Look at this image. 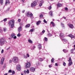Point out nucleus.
I'll use <instances>...</instances> for the list:
<instances>
[{
    "label": "nucleus",
    "instance_id": "obj_35",
    "mask_svg": "<svg viewBox=\"0 0 75 75\" xmlns=\"http://www.w3.org/2000/svg\"><path fill=\"white\" fill-rule=\"evenodd\" d=\"M6 30H7V29H6V28H4V32H5V31H6Z\"/></svg>",
    "mask_w": 75,
    "mask_h": 75
},
{
    "label": "nucleus",
    "instance_id": "obj_24",
    "mask_svg": "<svg viewBox=\"0 0 75 75\" xmlns=\"http://www.w3.org/2000/svg\"><path fill=\"white\" fill-rule=\"evenodd\" d=\"M30 27V24L26 25L25 26L26 28H28V27Z\"/></svg>",
    "mask_w": 75,
    "mask_h": 75
},
{
    "label": "nucleus",
    "instance_id": "obj_57",
    "mask_svg": "<svg viewBox=\"0 0 75 75\" xmlns=\"http://www.w3.org/2000/svg\"><path fill=\"white\" fill-rule=\"evenodd\" d=\"M21 1H23V3H24L25 1V0H21Z\"/></svg>",
    "mask_w": 75,
    "mask_h": 75
},
{
    "label": "nucleus",
    "instance_id": "obj_53",
    "mask_svg": "<svg viewBox=\"0 0 75 75\" xmlns=\"http://www.w3.org/2000/svg\"><path fill=\"white\" fill-rule=\"evenodd\" d=\"M55 65H56V66H58V64H57V63H56L55 64Z\"/></svg>",
    "mask_w": 75,
    "mask_h": 75
},
{
    "label": "nucleus",
    "instance_id": "obj_6",
    "mask_svg": "<svg viewBox=\"0 0 75 75\" xmlns=\"http://www.w3.org/2000/svg\"><path fill=\"white\" fill-rule=\"evenodd\" d=\"M68 61L69 62L68 66H69V67H70V66H71V64H72V60H71V57H69V60H68Z\"/></svg>",
    "mask_w": 75,
    "mask_h": 75
},
{
    "label": "nucleus",
    "instance_id": "obj_56",
    "mask_svg": "<svg viewBox=\"0 0 75 75\" xmlns=\"http://www.w3.org/2000/svg\"><path fill=\"white\" fill-rule=\"evenodd\" d=\"M6 64H4V65H5V66H4V68H6Z\"/></svg>",
    "mask_w": 75,
    "mask_h": 75
},
{
    "label": "nucleus",
    "instance_id": "obj_2",
    "mask_svg": "<svg viewBox=\"0 0 75 75\" xmlns=\"http://www.w3.org/2000/svg\"><path fill=\"white\" fill-rule=\"evenodd\" d=\"M9 24L10 25H11V27L13 28L14 26V20H12L9 22Z\"/></svg>",
    "mask_w": 75,
    "mask_h": 75
},
{
    "label": "nucleus",
    "instance_id": "obj_64",
    "mask_svg": "<svg viewBox=\"0 0 75 75\" xmlns=\"http://www.w3.org/2000/svg\"><path fill=\"white\" fill-rule=\"evenodd\" d=\"M4 75H7V73L5 74H4Z\"/></svg>",
    "mask_w": 75,
    "mask_h": 75
},
{
    "label": "nucleus",
    "instance_id": "obj_22",
    "mask_svg": "<svg viewBox=\"0 0 75 75\" xmlns=\"http://www.w3.org/2000/svg\"><path fill=\"white\" fill-rule=\"evenodd\" d=\"M60 37H63L64 34L62 33H61L59 35Z\"/></svg>",
    "mask_w": 75,
    "mask_h": 75
},
{
    "label": "nucleus",
    "instance_id": "obj_4",
    "mask_svg": "<svg viewBox=\"0 0 75 75\" xmlns=\"http://www.w3.org/2000/svg\"><path fill=\"white\" fill-rule=\"evenodd\" d=\"M31 67V63L29 62H27L25 63V68H29Z\"/></svg>",
    "mask_w": 75,
    "mask_h": 75
},
{
    "label": "nucleus",
    "instance_id": "obj_60",
    "mask_svg": "<svg viewBox=\"0 0 75 75\" xmlns=\"http://www.w3.org/2000/svg\"><path fill=\"white\" fill-rule=\"evenodd\" d=\"M33 49H34V48H35V46H33Z\"/></svg>",
    "mask_w": 75,
    "mask_h": 75
},
{
    "label": "nucleus",
    "instance_id": "obj_50",
    "mask_svg": "<svg viewBox=\"0 0 75 75\" xmlns=\"http://www.w3.org/2000/svg\"><path fill=\"white\" fill-rule=\"evenodd\" d=\"M65 9L66 10V11H67V10H68V8L66 7L65 8Z\"/></svg>",
    "mask_w": 75,
    "mask_h": 75
},
{
    "label": "nucleus",
    "instance_id": "obj_62",
    "mask_svg": "<svg viewBox=\"0 0 75 75\" xmlns=\"http://www.w3.org/2000/svg\"><path fill=\"white\" fill-rule=\"evenodd\" d=\"M17 16H18V17H19V16H20V14H18L17 15Z\"/></svg>",
    "mask_w": 75,
    "mask_h": 75
},
{
    "label": "nucleus",
    "instance_id": "obj_37",
    "mask_svg": "<svg viewBox=\"0 0 75 75\" xmlns=\"http://www.w3.org/2000/svg\"><path fill=\"white\" fill-rule=\"evenodd\" d=\"M11 72L12 74H15V71H12Z\"/></svg>",
    "mask_w": 75,
    "mask_h": 75
},
{
    "label": "nucleus",
    "instance_id": "obj_11",
    "mask_svg": "<svg viewBox=\"0 0 75 75\" xmlns=\"http://www.w3.org/2000/svg\"><path fill=\"white\" fill-rule=\"evenodd\" d=\"M4 61V57H2L1 62V65H3V62Z\"/></svg>",
    "mask_w": 75,
    "mask_h": 75
},
{
    "label": "nucleus",
    "instance_id": "obj_47",
    "mask_svg": "<svg viewBox=\"0 0 75 75\" xmlns=\"http://www.w3.org/2000/svg\"><path fill=\"white\" fill-rule=\"evenodd\" d=\"M26 72H27V73L28 74V73H29V70H28V69L27 70Z\"/></svg>",
    "mask_w": 75,
    "mask_h": 75
},
{
    "label": "nucleus",
    "instance_id": "obj_45",
    "mask_svg": "<svg viewBox=\"0 0 75 75\" xmlns=\"http://www.w3.org/2000/svg\"><path fill=\"white\" fill-rule=\"evenodd\" d=\"M26 56L27 57H30V55H29V54H26Z\"/></svg>",
    "mask_w": 75,
    "mask_h": 75
},
{
    "label": "nucleus",
    "instance_id": "obj_30",
    "mask_svg": "<svg viewBox=\"0 0 75 75\" xmlns=\"http://www.w3.org/2000/svg\"><path fill=\"white\" fill-rule=\"evenodd\" d=\"M63 66H66V63L64 62H63Z\"/></svg>",
    "mask_w": 75,
    "mask_h": 75
},
{
    "label": "nucleus",
    "instance_id": "obj_63",
    "mask_svg": "<svg viewBox=\"0 0 75 75\" xmlns=\"http://www.w3.org/2000/svg\"><path fill=\"white\" fill-rule=\"evenodd\" d=\"M74 20V21H75V18H74L73 19Z\"/></svg>",
    "mask_w": 75,
    "mask_h": 75
},
{
    "label": "nucleus",
    "instance_id": "obj_12",
    "mask_svg": "<svg viewBox=\"0 0 75 75\" xmlns=\"http://www.w3.org/2000/svg\"><path fill=\"white\" fill-rule=\"evenodd\" d=\"M68 25L71 28H74V25L72 24H68Z\"/></svg>",
    "mask_w": 75,
    "mask_h": 75
},
{
    "label": "nucleus",
    "instance_id": "obj_46",
    "mask_svg": "<svg viewBox=\"0 0 75 75\" xmlns=\"http://www.w3.org/2000/svg\"><path fill=\"white\" fill-rule=\"evenodd\" d=\"M10 47H9L8 48H7L6 49V50H10Z\"/></svg>",
    "mask_w": 75,
    "mask_h": 75
},
{
    "label": "nucleus",
    "instance_id": "obj_52",
    "mask_svg": "<svg viewBox=\"0 0 75 75\" xmlns=\"http://www.w3.org/2000/svg\"><path fill=\"white\" fill-rule=\"evenodd\" d=\"M12 62V60H9V62H10V63H11Z\"/></svg>",
    "mask_w": 75,
    "mask_h": 75
},
{
    "label": "nucleus",
    "instance_id": "obj_9",
    "mask_svg": "<svg viewBox=\"0 0 75 75\" xmlns=\"http://www.w3.org/2000/svg\"><path fill=\"white\" fill-rule=\"evenodd\" d=\"M16 69L18 71H20V69H21V66L20 65H17Z\"/></svg>",
    "mask_w": 75,
    "mask_h": 75
},
{
    "label": "nucleus",
    "instance_id": "obj_10",
    "mask_svg": "<svg viewBox=\"0 0 75 75\" xmlns=\"http://www.w3.org/2000/svg\"><path fill=\"white\" fill-rule=\"evenodd\" d=\"M11 38H17V37L16 36V35L14 33H12L11 35Z\"/></svg>",
    "mask_w": 75,
    "mask_h": 75
},
{
    "label": "nucleus",
    "instance_id": "obj_16",
    "mask_svg": "<svg viewBox=\"0 0 75 75\" xmlns=\"http://www.w3.org/2000/svg\"><path fill=\"white\" fill-rule=\"evenodd\" d=\"M40 2L41 3L39 4V6H40V7H41V6L42 5V4H43V3H44V1H40Z\"/></svg>",
    "mask_w": 75,
    "mask_h": 75
},
{
    "label": "nucleus",
    "instance_id": "obj_1",
    "mask_svg": "<svg viewBox=\"0 0 75 75\" xmlns=\"http://www.w3.org/2000/svg\"><path fill=\"white\" fill-rule=\"evenodd\" d=\"M25 14L26 16H27V17H30L31 19H33V13L30 12H28L25 13Z\"/></svg>",
    "mask_w": 75,
    "mask_h": 75
},
{
    "label": "nucleus",
    "instance_id": "obj_36",
    "mask_svg": "<svg viewBox=\"0 0 75 75\" xmlns=\"http://www.w3.org/2000/svg\"><path fill=\"white\" fill-rule=\"evenodd\" d=\"M51 8H52L51 6H49L48 8L49 10H51Z\"/></svg>",
    "mask_w": 75,
    "mask_h": 75
},
{
    "label": "nucleus",
    "instance_id": "obj_42",
    "mask_svg": "<svg viewBox=\"0 0 75 75\" xmlns=\"http://www.w3.org/2000/svg\"><path fill=\"white\" fill-rule=\"evenodd\" d=\"M12 71H11V70H9L8 71V73H11V72H12Z\"/></svg>",
    "mask_w": 75,
    "mask_h": 75
},
{
    "label": "nucleus",
    "instance_id": "obj_59",
    "mask_svg": "<svg viewBox=\"0 0 75 75\" xmlns=\"http://www.w3.org/2000/svg\"><path fill=\"white\" fill-rule=\"evenodd\" d=\"M49 68H51V65H49Z\"/></svg>",
    "mask_w": 75,
    "mask_h": 75
},
{
    "label": "nucleus",
    "instance_id": "obj_7",
    "mask_svg": "<svg viewBox=\"0 0 75 75\" xmlns=\"http://www.w3.org/2000/svg\"><path fill=\"white\" fill-rule=\"evenodd\" d=\"M18 59L17 57H14L13 58V62L15 63H16L18 62Z\"/></svg>",
    "mask_w": 75,
    "mask_h": 75
},
{
    "label": "nucleus",
    "instance_id": "obj_58",
    "mask_svg": "<svg viewBox=\"0 0 75 75\" xmlns=\"http://www.w3.org/2000/svg\"><path fill=\"white\" fill-rule=\"evenodd\" d=\"M63 18H64V19H65V20H66V18L64 16L63 17Z\"/></svg>",
    "mask_w": 75,
    "mask_h": 75
},
{
    "label": "nucleus",
    "instance_id": "obj_29",
    "mask_svg": "<svg viewBox=\"0 0 75 75\" xmlns=\"http://www.w3.org/2000/svg\"><path fill=\"white\" fill-rule=\"evenodd\" d=\"M38 46L39 49H40L41 48V45L40 44Z\"/></svg>",
    "mask_w": 75,
    "mask_h": 75
},
{
    "label": "nucleus",
    "instance_id": "obj_40",
    "mask_svg": "<svg viewBox=\"0 0 75 75\" xmlns=\"http://www.w3.org/2000/svg\"><path fill=\"white\" fill-rule=\"evenodd\" d=\"M20 25L21 27V26H23V23H20Z\"/></svg>",
    "mask_w": 75,
    "mask_h": 75
},
{
    "label": "nucleus",
    "instance_id": "obj_61",
    "mask_svg": "<svg viewBox=\"0 0 75 75\" xmlns=\"http://www.w3.org/2000/svg\"><path fill=\"white\" fill-rule=\"evenodd\" d=\"M74 50H75V45H74Z\"/></svg>",
    "mask_w": 75,
    "mask_h": 75
},
{
    "label": "nucleus",
    "instance_id": "obj_26",
    "mask_svg": "<svg viewBox=\"0 0 75 75\" xmlns=\"http://www.w3.org/2000/svg\"><path fill=\"white\" fill-rule=\"evenodd\" d=\"M28 41L29 42H30V43H31V44H33V42L31 40H28Z\"/></svg>",
    "mask_w": 75,
    "mask_h": 75
},
{
    "label": "nucleus",
    "instance_id": "obj_27",
    "mask_svg": "<svg viewBox=\"0 0 75 75\" xmlns=\"http://www.w3.org/2000/svg\"><path fill=\"white\" fill-rule=\"evenodd\" d=\"M39 60L40 61H43V59L42 58H39Z\"/></svg>",
    "mask_w": 75,
    "mask_h": 75
},
{
    "label": "nucleus",
    "instance_id": "obj_8",
    "mask_svg": "<svg viewBox=\"0 0 75 75\" xmlns=\"http://www.w3.org/2000/svg\"><path fill=\"white\" fill-rule=\"evenodd\" d=\"M30 70L31 72H34L35 70V68L33 67H31L30 68Z\"/></svg>",
    "mask_w": 75,
    "mask_h": 75
},
{
    "label": "nucleus",
    "instance_id": "obj_28",
    "mask_svg": "<svg viewBox=\"0 0 75 75\" xmlns=\"http://www.w3.org/2000/svg\"><path fill=\"white\" fill-rule=\"evenodd\" d=\"M34 28H33L32 29H31L30 30V32H33V31H34Z\"/></svg>",
    "mask_w": 75,
    "mask_h": 75
},
{
    "label": "nucleus",
    "instance_id": "obj_5",
    "mask_svg": "<svg viewBox=\"0 0 75 75\" xmlns=\"http://www.w3.org/2000/svg\"><path fill=\"white\" fill-rule=\"evenodd\" d=\"M36 6H37V2L35 1L31 3V7L32 8L35 7Z\"/></svg>",
    "mask_w": 75,
    "mask_h": 75
},
{
    "label": "nucleus",
    "instance_id": "obj_41",
    "mask_svg": "<svg viewBox=\"0 0 75 75\" xmlns=\"http://www.w3.org/2000/svg\"><path fill=\"white\" fill-rule=\"evenodd\" d=\"M52 35L50 33H49V34H48V36H52Z\"/></svg>",
    "mask_w": 75,
    "mask_h": 75
},
{
    "label": "nucleus",
    "instance_id": "obj_13",
    "mask_svg": "<svg viewBox=\"0 0 75 75\" xmlns=\"http://www.w3.org/2000/svg\"><path fill=\"white\" fill-rule=\"evenodd\" d=\"M51 24H52V27H54V26H55V23H54V22L52 21L51 22L50 25H51Z\"/></svg>",
    "mask_w": 75,
    "mask_h": 75
},
{
    "label": "nucleus",
    "instance_id": "obj_15",
    "mask_svg": "<svg viewBox=\"0 0 75 75\" xmlns=\"http://www.w3.org/2000/svg\"><path fill=\"white\" fill-rule=\"evenodd\" d=\"M10 4V1H9V0H6V3H5V5H7V4Z\"/></svg>",
    "mask_w": 75,
    "mask_h": 75
},
{
    "label": "nucleus",
    "instance_id": "obj_33",
    "mask_svg": "<svg viewBox=\"0 0 75 75\" xmlns=\"http://www.w3.org/2000/svg\"><path fill=\"white\" fill-rule=\"evenodd\" d=\"M7 19L6 18L4 19V22H6V21H7Z\"/></svg>",
    "mask_w": 75,
    "mask_h": 75
},
{
    "label": "nucleus",
    "instance_id": "obj_38",
    "mask_svg": "<svg viewBox=\"0 0 75 75\" xmlns=\"http://www.w3.org/2000/svg\"><path fill=\"white\" fill-rule=\"evenodd\" d=\"M43 22H44V23H46V24H47V21H46L45 20V19H44L43 21Z\"/></svg>",
    "mask_w": 75,
    "mask_h": 75
},
{
    "label": "nucleus",
    "instance_id": "obj_43",
    "mask_svg": "<svg viewBox=\"0 0 75 75\" xmlns=\"http://www.w3.org/2000/svg\"><path fill=\"white\" fill-rule=\"evenodd\" d=\"M61 25L62 27H64V25L63 23H61Z\"/></svg>",
    "mask_w": 75,
    "mask_h": 75
},
{
    "label": "nucleus",
    "instance_id": "obj_25",
    "mask_svg": "<svg viewBox=\"0 0 75 75\" xmlns=\"http://www.w3.org/2000/svg\"><path fill=\"white\" fill-rule=\"evenodd\" d=\"M71 54H74L75 53V52H73L74 51V49H72L71 50Z\"/></svg>",
    "mask_w": 75,
    "mask_h": 75
},
{
    "label": "nucleus",
    "instance_id": "obj_17",
    "mask_svg": "<svg viewBox=\"0 0 75 75\" xmlns=\"http://www.w3.org/2000/svg\"><path fill=\"white\" fill-rule=\"evenodd\" d=\"M63 52H64V53H67V52H68V50L66 49H63Z\"/></svg>",
    "mask_w": 75,
    "mask_h": 75
},
{
    "label": "nucleus",
    "instance_id": "obj_20",
    "mask_svg": "<svg viewBox=\"0 0 75 75\" xmlns=\"http://www.w3.org/2000/svg\"><path fill=\"white\" fill-rule=\"evenodd\" d=\"M62 6V4H57V7H60Z\"/></svg>",
    "mask_w": 75,
    "mask_h": 75
},
{
    "label": "nucleus",
    "instance_id": "obj_48",
    "mask_svg": "<svg viewBox=\"0 0 75 75\" xmlns=\"http://www.w3.org/2000/svg\"><path fill=\"white\" fill-rule=\"evenodd\" d=\"M18 22H20L21 21V19H19L18 20Z\"/></svg>",
    "mask_w": 75,
    "mask_h": 75
},
{
    "label": "nucleus",
    "instance_id": "obj_55",
    "mask_svg": "<svg viewBox=\"0 0 75 75\" xmlns=\"http://www.w3.org/2000/svg\"><path fill=\"white\" fill-rule=\"evenodd\" d=\"M25 12V10H23L22 11V13H24Z\"/></svg>",
    "mask_w": 75,
    "mask_h": 75
},
{
    "label": "nucleus",
    "instance_id": "obj_51",
    "mask_svg": "<svg viewBox=\"0 0 75 75\" xmlns=\"http://www.w3.org/2000/svg\"><path fill=\"white\" fill-rule=\"evenodd\" d=\"M26 73H27V71H24V74H26Z\"/></svg>",
    "mask_w": 75,
    "mask_h": 75
},
{
    "label": "nucleus",
    "instance_id": "obj_32",
    "mask_svg": "<svg viewBox=\"0 0 75 75\" xmlns=\"http://www.w3.org/2000/svg\"><path fill=\"white\" fill-rule=\"evenodd\" d=\"M3 0H0V3L1 4H3Z\"/></svg>",
    "mask_w": 75,
    "mask_h": 75
},
{
    "label": "nucleus",
    "instance_id": "obj_54",
    "mask_svg": "<svg viewBox=\"0 0 75 75\" xmlns=\"http://www.w3.org/2000/svg\"><path fill=\"white\" fill-rule=\"evenodd\" d=\"M61 40H63V41H65V39H63V38H61Z\"/></svg>",
    "mask_w": 75,
    "mask_h": 75
},
{
    "label": "nucleus",
    "instance_id": "obj_44",
    "mask_svg": "<svg viewBox=\"0 0 75 75\" xmlns=\"http://www.w3.org/2000/svg\"><path fill=\"white\" fill-rule=\"evenodd\" d=\"M3 52H4V50L2 49L1 51V54H3Z\"/></svg>",
    "mask_w": 75,
    "mask_h": 75
},
{
    "label": "nucleus",
    "instance_id": "obj_14",
    "mask_svg": "<svg viewBox=\"0 0 75 75\" xmlns=\"http://www.w3.org/2000/svg\"><path fill=\"white\" fill-rule=\"evenodd\" d=\"M45 30H43L42 32L40 34V35H43V34H44L45 33Z\"/></svg>",
    "mask_w": 75,
    "mask_h": 75
},
{
    "label": "nucleus",
    "instance_id": "obj_39",
    "mask_svg": "<svg viewBox=\"0 0 75 75\" xmlns=\"http://www.w3.org/2000/svg\"><path fill=\"white\" fill-rule=\"evenodd\" d=\"M40 17H41V18H42L43 17V15H42V14H41L40 15Z\"/></svg>",
    "mask_w": 75,
    "mask_h": 75
},
{
    "label": "nucleus",
    "instance_id": "obj_34",
    "mask_svg": "<svg viewBox=\"0 0 75 75\" xmlns=\"http://www.w3.org/2000/svg\"><path fill=\"white\" fill-rule=\"evenodd\" d=\"M17 37H20L21 36V34L20 33H18L17 35Z\"/></svg>",
    "mask_w": 75,
    "mask_h": 75
},
{
    "label": "nucleus",
    "instance_id": "obj_18",
    "mask_svg": "<svg viewBox=\"0 0 75 75\" xmlns=\"http://www.w3.org/2000/svg\"><path fill=\"white\" fill-rule=\"evenodd\" d=\"M21 30H22V28H21V26H20L18 28V31L19 32H20Z\"/></svg>",
    "mask_w": 75,
    "mask_h": 75
},
{
    "label": "nucleus",
    "instance_id": "obj_49",
    "mask_svg": "<svg viewBox=\"0 0 75 75\" xmlns=\"http://www.w3.org/2000/svg\"><path fill=\"white\" fill-rule=\"evenodd\" d=\"M47 38H45V41H47Z\"/></svg>",
    "mask_w": 75,
    "mask_h": 75
},
{
    "label": "nucleus",
    "instance_id": "obj_23",
    "mask_svg": "<svg viewBox=\"0 0 75 75\" xmlns=\"http://www.w3.org/2000/svg\"><path fill=\"white\" fill-rule=\"evenodd\" d=\"M40 23H41V21H38L37 22L36 25H38L39 24H40Z\"/></svg>",
    "mask_w": 75,
    "mask_h": 75
},
{
    "label": "nucleus",
    "instance_id": "obj_3",
    "mask_svg": "<svg viewBox=\"0 0 75 75\" xmlns=\"http://www.w3.org/2000/svg\"><path fill=\"white\" fill-rule=\"evenodd\" d=\"M6 40L4 39V38H1L0 40V44L1 45H3L4 44L5 42V40Z\"/></svg>",
    "mask_w": 75,
    "mask_h": 75
},
{
    "label": "nucleus",
    "instance_id": "obj_19",
    "mask_svg": "<svg viewBox=\"0 0 75 75\" xmlns=\"http://www.w3.org/2000/svg\"><path fill=\"white\" fill-rule=\"evenodd\" d=\"M68 37H70L71 38H74V36L72 35L71 34H70L68 35Z\"/></svg>",
    "mask_w": 75,
    "mask_h": 75
},
{
    "label": "nucleus",
    "instance_id": "obj_21",
    "mask_svg": "<svg viewBox=\"0 0 75 75\" xmlns=\"http://www.w3.org/2000/svg\"><path fill=\"white\" fill-rule=\"evenodd\" d=\"M49 14L50 16H51L52 17V16H53V14H52V11H50L49 12Z\"/></svg>",
    "mask_w": 75,
    "mask_h": 75
},
{
    "label": "nucleus",
    "instance_id": "obj_31",
    "mask_svg": "<svg viewBox=\"0 0 75 75\" xmlns=\"http://www.w3.org/2000/svg\"><path fill=\"white\" fill-rule=\"evenodd\" d=\"M54 58H52L51 60V62L52 63L54 62Z\"/></svg>",
    "mask_w": 75,
    "mask_h": 75
}]
</instances>
